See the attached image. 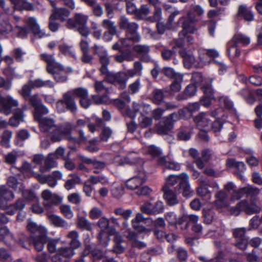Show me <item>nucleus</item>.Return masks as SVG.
I'll return each instance as SVG.
<instances>
[{
	"mask_svg": "<svg viewBox=\"0 0 262 262\" xmlns=\"http://www.w3.org/2000/svg\"><path fill=\"white\" fill-rule=\"evenodd\" d=\"M141 86V81L139 78L136 80L128 86V91L132 94H135L139 92Z\"/></svg>",
	"mask_w": 262,
	"mask_h": 262,
	"instance_id": "nucleus-62",
	"label": "nucleus"
},
{
	"mask_svg": "<svg viewBox=\"0 0 262 262\" xmlns=\"http://www.w3.org/2000/svg\"><path fill=\"white\" fill-rule=\"evenodd\" d=\"M181 181V174L179 175H170L166 178V183L164 185L171 187Z\"/></svg>",
	"mask_w": 262,
	"mask_h": 262,
	"instance_id": "nucleus-57",
	"label": "nucleus"
},
{
	"mask_svg": "<svg viewBox=\"0 0 262 262\" xmlns=\"http://www.w3.org/2000/svg\"><path fill=\"white\" fill-rule=\"evenodd\" d=\"M162 190L163 192V198L167 205L173 206L179 203L180 201L174 189H173L171 187L164 185Z\"/></svg>",
	"mask_w": 262,
	"mask_h": 262,
	"instance_id": "nucleus-8",
	"label": "nucleus"
},
{
	"mask_svg": "<svg viewBox=\"0 0 262 262\" xmlns=\"http://www.w3.org/2000/svg\"><path fill=\"white\" fill-rule=\"evenodd\" d=\"M162 9L160 7H155L153 15L149 16L147 18V20L154 22L159 21L161 17Z\"/></svg>",
	"mask_w": 262,
	"mask_h": 262,
	"instance_id": "nucleus-61",
	"label": "nucleus"
},
{
	"mask_svg": "<svg viewBox=\"0 0 262 262\" xmlns=\"http://www.w3.org/2000/svg\"><path fill=\"white\" fill-rule=\"evenodd\" d=\"M2 198L4 199L5 201L6 200H11L14 198V194L13 192L10 190H8L5 186H0V202L2 203H5V202H2L1 201Z\"/></svg>",
	"mask_w": 262,
	"mask_h": 262,
	"instance_id": "nucleus-43",
	"label": "nucleus"
},
{
	"mask_svg": "<svg viewBox=\"0 0 262 262\" xmlns=\"http://www.w3.org/2000/svg\"><path fill=\"white\" fill-rule=\"evenodd\" d=\"M49 111L47 107L44 105L40 104L36 108H35V112L34 114V117L36 121L40 120L44 118L42 116L46 115L48 113Z\"/></svg>",
	"mask_w": 262,
	"mask_h": 262,
	"instance_id": "nucleus-49",
	"label": "nucleus"
},
{
	"mask_svg": "<svg viewBox=\"0 0 262 262\" xmlns=\"http://www.w3.org/2000/svg\"><path fill=\"white\" fill-rule=\"evenodd\" d=\"M152 204L148 201H145L140 207V210L142 213L149 215H152Z\"/></svg>",
	"mask_w": 262,
	"mask_h": 262,
	"instance_id": "nucleus-59",
	"label": "nucleus"
},
{
	"mask_svg": "<svg viewBox=\"0 0 262 262\" xmlns=\"http://www.w3.org/2000/svg\"><path fill=\"white\" fill-rule=\"evenodd\" d=\"M194 121L197 127L200 129H202L207 126L211 120L209 114L202 112L194 118Z\"/></svg>",
	"mask_w": 262,
	"mask_h": 262,
	"instance_id": "nucleus-19",
	"label": "nucleus"
},
{
	"mask_svg": "<svg viewBox=\"0 0 262 262\" xmlns=\"http://www.w3.org/2000/svg\"><path fill=\"white\" fill-rule=\"evenodd\" d=\"M61 214L67 219L70 220L74 216V213L69 205L61 204L59 206Z\"/></svg>",
	"mask_w": 262,
	"mask_h": 262,
	"instance_id": "nucleus-48",
	"label": "nucleus"
},
{
	"mask_svg": "<svg viewBox=\"0 0 262 262\" xmlns=\"http://www.w3.org/2000/svg\"><path fill=\"white\" fill-rule=\"evenodd\" d=\"M25 22L27 27L31 29L35 36L39 38H41L45 36V33L40 29L35 18L29 17L26 19Z\"/></svg>",
	"mask_w": 262,
	"mask_h": 262,
	"instance_id": "nucleus-23",
	"label": "nucleus"
},
{
	"mask_svg": "<svg viewBox=\"0 0 262 262\" xmlns=\"http://www.w3.org/2000/svg\"><path fill=\"white\" fill-rule=\"evenodd\" d=\"M12 137V132L8 130H5L2 135L1 145L5 148L10 147V141Z\"/></svg>",
	"mask_w": 262,
	"mask_h": 262,
	"instance_id": "nucleus-50",
	"label": "nucleus"
},
{
	"mask_svg": "<svg viewBox=\"0 0 262 262\" xmlns=\"http://www.w3.org/2000/svg\"><path fill=\"white\" fill-rule=\"evenodd\" d=\"M196 21L195 16L191 11L187 12V19L182 24L183 30L179 34L180 35H186V32L194 33L196 29L193 26V24Z\"/></svg>",
	"mask_w": 262,
	"mask_h": 262,
	"instance_id": "nucleus-11",
	"label": "nucleus"
},
{
	"mask_svg": "<svg viewBox=\"0 0 262 262\" xmlns=\"http://www.w3.org/2000/svg\"><path fill=\"white\" fill-rule=\"evenodd\" d=\"M245 255L248 262H262V257L256 255L254 250L251 253H245Z\"/></svg>",
	"mask_w": 262,
	"mask_h": 262,
	"instance_id": "nucleus-63",
	"label": "nucleus"
},
{
	"mask_svg": "<svg viewBox=\"0 0 262 262\" xmlns=\"http://www.w3.org/2000/svg\"><path fill=\"white\" fill-rule=\"evenodd\" d=\"M14 5L15 9H25L28 11L33 10V6L31 3L27 2V0H10Z\"/></svg>",
	"mask_w": 262,
	"mask_h": 262,
	"instance_id": "nucleus-33",
	"label": "nucleus"
},
{
	"mask_svg": "<svg viewBox=\"0 0 262 262\" xmlns=\"http://www.w3.org/2000/svg\"><path fill=\"white\" fill-rule=\"evenodd\" d=\"M114 213L117 215L122 216L123 220H127L133 213L131 209L124 210L122 208H118L114 210Z\"/></svg>",
	"mask_w": 262,
	"mask_h": 262,
	"instance_id": "nucleus-56",
	"label": "nucleus"
},
{
	"mask_svg": "<svg viewBox=\"0 0 262 262\" xmlns=\"http://www.w3.org/2000/svg\"><path fill=\"white\" fill-rule=\"evenodd\" d=\"M101 26L107 31L104 33V37L107 35H114L117 32L115 22L109 19H104L101 22Z\"/></svg>",
	"mask_w": 262,
	"mask_h": 262,
	"instance_id": "nucleus-25",
	"label": "nucleus"
},
{
	"mask_svg": "<svg viewBox=\"0 0 262 262\" xmlns=\"http://www.w3.org/2000/svg\"><path fill=\"white\" fill-rule=\"evenodd\" d=\"M70 14V12L66 8H55L52 10L51 15H53L56 19L63 21L66 20Z\"/></svg>",
	"mask_w": 262,
	"mask_h": 262,
	"instance_id": "nucleus-34",
	"label": "nucleus"
},
{
	"mask_svg": "<svg viewBox=\"0 0 262 262\" xmlns=\"http://www.w3.org/2000/svg\"><path fill=\"white\" fill-rule=\"evenodd\" d=\"M237 15L243 17L246 21H251L254 20V15L251 11L243 5L239 6Z\"/></svg>",
	"mask_w": 262,
	"mask_h": 262,
	"instance_id": "nucleus-35",
	"label": "nucleus"
},
{
	"mask_svg": "<svg viewBox=\"0 0 262 262\" xmlns=\"http://www.w3.org/2000/svg\"><path fill=\"white\" fill-rule=\"evenodd\" d=\"M126 238L131 242L132 245L139 249L144 248L146 246L145 243L141 242L137 239V234L130 230L127 231Z\"/></svg>",
	"mask_w": 262,
	"mask_h": 262,
	"instance_id": "nucleus-29",
	"label": "nucleus"
},
{
	"mask_svg": "<svg viewBox=\"0 0 262 262\" xmlns=\"http://www.w3.org/2000/svg\"><path fill=\"white\" fill-rule=\"evenodd\" d=\"M77 226L78 228L88 231L92 230V224L85 217L79 216L78 217Z\"/></svg>",
	"mask_w": 262,
	"mask_h": 262,
	"instance_id": "nucleus-40",
	"label": "nucleus"
},
{
	"mask_svg": "<svg viewBox=\"0 0 262 262\" xmlns=\"http://www.w3.org/2000/svg\"><path fill=\"white\" fill-rule=\"evenodd\" d=\"M69 177L70 178L67 180L64 185L66 189L70 190L74 188L76 185L82 183V179L78 174L71 173L69 174Z\"/></svg>",
	"mask_w": 262,
	"mask_h": 262,
	"instance_id": "nucleus-27",
	"label": "nucleus"
},
{
	"mask_svg": "<svg viewBox=\"0 0 262 262\" xmlns=\"http://www.w3.org/2000/svg\"><path fill=\"white\" fill-rule=\"evenodd\" d=\"M113 134L112 129L109 127H104L100 134L101 141L106 142Z\"/></svg>",
	"mask_w": 262,
	"mask_h": 262,
	"instance_id": "nucleus-58",
	"label": "nucleus"
},
{
	"mask_svg": "<svg viewBox=\"0 0 262 262\" xmlns=\"http://www.w3.org/2000/svg\"><path fill=\"white\" fill-rule=\"evenodd\" d=\"M238 207L246 214L251 215L259 213L261 210L260 207L254 201L248 202L246 200L238 203Z\"/></svg>",
	"mask_w": 262,
	"mask_h": 262,
	"instance_id": "nucleus-14",
	"label": "nucleus"
},
{
	"mask_svg": "<svg viewBox=\"0 0 262 262\" xmlns=\"http://www.w3.org/2000/svg\"><path fill=\"white\" fill-rule=\"evenodd\" d=\"M181 181L178 185L174 188L175 190H182L183 196L188 197L192 195L193 191L191 190L189 183V176L186 173H181Z\"/></svg>",
	"mask_w": 262,
	"mask_h": 262,
	"instance_id": "nucleus-9",
	"label": "nucleus"
},
{
	"mask_svg": "<svg viewBox=\"0 0 262 262\" xmlns=\"http://www.w3.org/2000/svg\"><path fill=\"white\" fill-rule=\"evenodd\" d=\"M39 123V128L41 132L49 133L51 136L54 135L57 128L53 119L44 118L37 121Z\"/></svg>",
	"mask_w": 262,
	"mask_h": 262,
	"instance_id": "nucleus-15",
	"label": "nucleus"
},
{
	"mask_svg": "<svg viewBox=\"0 0 262 262\" xmlns=\"http://www.w3.org/2000/svg\"><path fill=\"white\" fill-rule=\"evenodd\" d=\"M48 217L51 223L55 227L64 228H68L69 227L66 221L58 215L51 214L48 215Z\"/></svg>",
	"mask_w": 262,
	"mask_h": 262,
	"instance_id": "nucleus-32",
	"label": "nucleus"
},
{
	"mask_svg": "<svg viewBox=\"0 0 262 262\" xmlns=\"http://www.w3.org/2000/svg\"><path fill=\"white\" fill-rule=\"evenodd\" d=\"M199 259L202 262H225L224 255L222 252H219L217 255L210 259H208L206 257L204 256H200L199 257Z\"/></svg>",
	"mask_w": 262,
	"mask_h": 262,
	"instance_id": "nucleus-52",
	"label": "nucleus"
},
{
	"mask_svg": "<svg viewBox=\"0 0 262 262\" xmlns=\"http://www.w3.org/2000/svg\"><path fill=\"white\" fill-rule=\"evenodd\" d=\"M47 242V233H42L33 236L31 244H33L35 249L38 251L42 250L45 244Z\"/></svg>",
	"mask_w": 262,
	"mask_h": 262,
	"instance_id": "nucleus-24",
	"label": "nucleus"
},
{
	"mask_svg": "<svg viewBox=\"0 0 262 262\" xmlns=\"http://www.w3.org/2000/svg\"><path fill=\"white\" fill-rule=\"evenodd\" d=\"M126 160L127 162L129 164H134L136 163L140 164L139 167L135 168L134 176L125 183L127 188L130 190H134L138 188L146 182L147 176L142 167L143 162L138 157H133L132 155H129L127 157Z\"/></svg>",
	"mask_w": 262,
	"mask_h": 262,
	"instance_id": "nucleus-1",
	"label": "nucleus"
},
{
	"mask_svg": "<svg viewBox=\"0 0 262 262\" xmlns=\"http://www.w3.org/2000/svg\"><path fill=\"white\" fill-rule=\"evenodd\" d=\"M259 189L256 187L250 186L245 187L238 190V192H237V193L239 196H237V199H239L242 195L244 194L256 195L259 194Z\"/></svg>",
	"mask_w": 262,
	"mask_h": 262,
	"instance_id": "nucleus-38",
	"label": "nucleus"
},
{
	"mask_svg": "<svg viewBox=\"0 0 262 262\" xmlns=\"http://www.w3.org/2000/svg\"><path fill=\"white\" fill-rule=\"evenodd\" d=\"M13 31V26L8 20H0V35H6Z\"/></svg>",
	"mask_w": 262,
	"mask_h": 262,
	"instance_id": "nucleus-45",
	"label": "nucleus"
},
{
	"mask_svg": "<svg viewBox=\"0 0 262 262\" xmlns=\"http://www.w3.org/2000/svg\"><path fill=\"white\" fill-rule=\"evenodd\" d=\"M105 82V81H95L94 88L97 93L104 92L105 94H108L110 93L109 89L104 85Z\"/></svg>",
	"mask_w": 262,
	"mask_h": 262,
	"instance_id": "nucleus-54",
	"label": "nucleus"
},
{
	"mask_svg": "<svg viewBox=\"0 0 262 262\" xmlns=\"http://www.w3.org/2000/svg\"><path fill=\"white\" fill-rule=\"evenodd\" d=\"M88 16L80 13H76L74 17L70 18L66 23V26L70 29L79 28L86 25Z\"/></svg>",
	"mask_w": 262,
	"mask_h": 262,
	"instance_id": "nucleus-12",
	"label": "nucleus"
},
{
	"mask_svg": "<svg viewBox=\"0 0 262 262\" xmlns=\"http://www.w3.org/2000/svg\"><path fill=\"white\" fill-rule=\"evenodd\" d=\"M164 206L163 203L161 201H158L152 205V215H157L162 213L164 211Z\"/></svg>",
	"mask_w": 262,
	"mask_h": 262,
	"instance_id": "nucleus-60",
	"label": "nucleus"
},
{
	"mask_svg": "<svg viewBox=\"0 0 262 262\" xmlns=\"http://www.w3.org/2000/svg\"><path fill=\"white\" fill-rule=\"evenodd\" d=\"M92 97L94 103L96 104H108L110 102L107 94H104L102 96L96 94L93 95Z\"/></svg>",
	"mask_w": 262,
	"mask_h": 262,
	"instance_id": "nucleus-51",
	"label": "nucleus"
},
{
	"mask_svg": "<svg viewBox=\"0 0 262 262\" xmlns=\"http://www.w3.org/2000/svg\"><path fill=\"white\" fill-rule=\"evenodd\" d=\"M27 229L32 234H36L39 235L41 234L47 233V230L45 228L37 225L31 220H28L27 221Z\"/></svg>",
	"mask_w": 262,
	"mask_h": 262,
	"instance_id": "nucleus-28",
	"label": "nucleus"
},
{
	"mask_svg": "<svg viewBox=\"0 0 262 262\" xmlns=\"http://www.w3.org/2000/svg\"><path fill=\"white\" fill-rule=\"evenodd\" d=\"M140 40V36L139 34L130 35V36L127 37L121 40L122 45L124 47H129L134 42H139Z\"/></svg>",
	"mask_w": 262,
	"mask_h": 262,
	"instance_id": "nucleus-46",
	"label": "nucleus"
},
{
	"mask_svg": "<svg viewBox=\"0 0 262 262\" xmlns=\"http://www.w3.org/2000/svg\"><path fill=\"white\" fill-rule=\"evenodd\" d=\"M18 105V101L10 96L2 97L0 95V113L8 115L11 113L12 108Z\"/></svg>",
	"mask_w": 262,
	"mask_h": 262,
	"instance_id": "nucleus-6",
	"label": "nucleus"
},
{
	"mask_svg": "<svg viewBox=\"0 0 262 262\" xmlns=\"http://www.w3.org/2000/svg\"><path fill=\"white\" fill-rule=\"evenodd\" d=\"M164 93H168V89H155L152 92L154 101L156 104H160L164 98Z\"/></svg>",
	"mask_w": 262,
	"mask_h": 262,
	"instance_id": "nucleus-44",
	"label": "nucleus"
},
{
	"mask_svg": "<svg viewBox=\"0 0 262 262\" xmlns=\"http://www.w3.org/2000/svg\"><path fill=\"white\" fill-rule=\"evenodd\" d=\"M67 236L71 239L70 244L72 248L77 249L80 246L81 243L79 239V233L77 231L73 230L69 232Z\"/></svg>",
	"mask_w": 262,
	"mask_h": 262,
	"instance_id": "nucleus-36",
	"label": "nucleus"
},
{
	"mask_svg": "<svg viewBox=\"0 0 262 262\" xmlns=\"http://www.w3.org/2000/svg\"><path fill=\"white\" fill-rule=\"evenodd\" d=\"M183 75H178L173 82L170 85V90H168V93L170 95H174L179 92L181 89V82L183 81Z\"/></svg>",
	"mask_w": 262,
	"mask_h": 262,
	"instance_id": "nucleus-30",
	"label": "nucleus"
},
{
	"mask_svg": "<svg viewBox=\"0 0 262 262\" xmlns=\"http://www.w3.org/2000/svg\"><path fill=\"white\" fill-rule=\"evenodd\" d=\"M250 42V38L244 34H235L230 41L228 42V45L230 47L237 46L241 44L244 46H247Z\"/></svg>",
	"mask_w": 262,
	"mask_h": 262,
	"instance_id": "nucleus-21",
	"label": "nucleus"
},
{
	"mask_svg": "<svg viewBox=\"0 0 262 262\" xmlns=\"http://www.w3.org/2000/svg\"><path fill=\"white\" fill-rule=\"evenodd\" d=\"M158 164L160 166H163L167 169L179 170L180 169V165L173 161H168L166 157H160L158 160Z\"/></svg>",
	"mask_w": 262,
	"mask_h": 262,
	"instance_id": "nucleus-31",
	"label": "nucleus"
},
{
	"mask_svg": "<svg viewBox=\"0 0 262 262\" xmlns=\"http://www.w3.org/2000/svg\"><path fill=\"white\" fill-rule=\"evenodd\" d=\"M106 71L104 73H101L102 75H105L106 81L112 84H117L121 90L124 89L126 86V75L124 72H120L117 73H113L110 72L106 68Z\"/></svg>",
	"mask_w": 262,
	"mask_h": 262,
	"instance_id": "nucleus-4",
	"label": "nucleus"
},
{
	"mask_svg": "<svg viewBox=\"0 0 262 262\" xmlns=\"http://www.w3.org/2000/svg\"><path fill=\"white\" fill-rule=\"evenodd\" d=\"M72 71L71 68H65L61 64L52 69V73H48L53 75L57 82H64L68 79V74Z\"/></svg>",
	"mask_w": 262,
	"mask_h": 262,
	"instance_id": "nucleus-7",
	"label": "nucleus"
},
{
	"mask_svg": "<svg viewBox=\"0 0 262 262\" xmlns=\"http://www.w3.org/2000/svg\"><path fill=\"white\" fill-rule=\"evenodd\" d=\"M53 194V193L49 190H45L42 192L41 198L43 200V205L45 207L48 208H51L50 202L51 200Z\"/></svg>",
	"mask_w": 262,
	"mask_h": 262,
	"instance_id": "nucleus-53",
	"label": "nucleus"
},
{
	"mask_svg": "<svg viewBox=\"0 0 262 262\" xmlns=\"http://www.w3.org/2000/svg\"><path fill=\"white\" fill-rule=\"evenodd\" d=\"M114 241L115 244L113 249V251L117 254H120L124 251V248L121 245L122 242V236L119 233H116L114 236Z\"/></svg>",
	"mask_w": 262,
	"mask_h": 262,
	"instance_id": "nucleus-37",
	"label": "nucleus"
},
{
	"mask_svg": "<svg viewBox=\"0 0 262 262\" xmlns=\"http://www.w3.org/2000/svg\"><path fill=\"white\" fill-rule=\"evenodd\" d=\"M40 57L41 59L47 63L46 71L48 73H52V69L60 64L56 62L55 58L52 54L42 53L40 54Z\"/></svg>",
	"mask_w": 262,
	"mask_h": 262,
	"instance_id": "nucleus-22",
	"label": "nucleus"
},
{
	"mask_svg": "<svg viewBox=\"0 0 262 262\" xmlns=\"http://www.w3.org/2000/svg\"><path fill=\"white\" fill-rule=\"evenodd\" d=\"M216 200L215 201V205L221 208L226 205L225 200L227 197L226 194L221 191L219 192L216 195Z\"/></svg>",
	"mask_w": 262,
	"mask_h": 262,
	"instance_id": "nucleus-55",
	"label": "nucleus"
},
{
	"mask_svg": "<svg viewBox=\"0 0 262 262\" xmlns=\"http://www.w3.org/2000/svg\"><path fill=\"white\" fill-rule=\"evenodd\" d=\"M54 156L49 154L45 159L43 165L39 167V171L45 173L49 171L51 169L55 168L57 166V162L53 157Z\"/></svg>",
	"mask_w": 262,
	"mask_h": 262,
	"instance_id": "nucleus-18",
	"label": "nucleus"
},
{
	"mask_svg": "<svg viewBox=\"0 0 262 262\" xmlns=\"http://www.w3.org/2000/svg\"><path fill=\"white\" fill-rule=\"evenodd\" d=\"M31 83L32 86L34 88L48 87L52 88L54 86V83L51 80H43L41 79H36L34 80H31Z\"/></svg>",
	"mask_w": 262,
	"mask_h": 262,
	"instance_id": "nucleus-39",
	"label": "nucleus"
},
{
	"mask_svg": "<svg viewBox=\"0 0 262 262\" xmlns=\"http://www.w3.org/2000/svg\"><path fill=\"white\" fill-rule=\"evenodd\" d=\"M133 50L141 61L145 62H149L151 61V58L149 55L150 48L149 46L141 44L136 45L133 46Z\"/></svg>",
	"mask_w": 262,
	"mask_h": 262,
	"instance_id": "nucleus-10",
	"label": "nucleus"
},
{
	"mask_svg": "<svg viewBox=\"0 0 262 262\" xmlns=\"http://www.w3.org/2000/svg\"><path fill=\"white\" fill-rule=\"evenodd\" d=\"M67 199L70 203L75 205L80 204L81 201L79 193L76 192L70 194Z\"/></svg>",
	"mask_w": 262,
	"mask_h": 262,
	"instance_id": "nucleus-64",
	"label": "nucleus"
},
{
	"mask_svg": "<svg viewBox=\"0 0 262 262\" xmlns=\"http://www.w3.org/2000/svg\"><path fill=\"white\" fill-rule=\"evenodd\" d=\"M180 56L183 58L184 66L187 69H190L193 64L198 65L201 64V63L195 64V57L192 54L188 52L185 49H182L179 51Z\"/></svg>",
	"mask_w": 262,
	"mask_h": 262,
	"instance_id": "nucleus-20",
	"label": "nucleus"
},
{
	"mask_svg": "<svg viewBox=\"0 0 262 262\" xmlns=\"http://www.w3.org/2000/svg\"><path fill=\"white\" fill-rule=\"evenodd\" d=\"M27 110V105H24L21 108L15 110L13 112V116L9 119V124L12 126H17L21 122L24 121V111Z\"/></svg>",
	"mask_w": 262,
	"mask_h": 262,
	"instance_id": "nucleus-17",
	"label": "nucleus"
},
{
	"mask_svg": "<svg viewBox=\"0 0 262 262\" xmlns=\"http://www.w3.org/2000/svg\"><path fill=\"white\" fill-rule=\"evenodd\" d=\"M189 155L195 159L194 163L196 164L197 167L200 169H202L205 167V164L202 159L199 157V152L195 148H190L189 150Z\"/></svg>",
	"mask_w": 262,
	"mask_h": 262,
	"instance_id": "nucleus-41",
	"label": "nucleus"
},
{
	"mask_svg": "<svg viewBox=\"0 0 262 262\" xmlns=\"http://www.w3.org/2000/svg\"><path fill=\"white\" fill-rule=\"evenodd\" d=\"M74 96L80 99L89 96L88 90L83 88H78L67 92L63 94L62 98L57 102V107L58 108L60 104H63L66 105L68 110L72 113L75 112L77 111V105Z\"/></svg>",
	"mask_w": 262,
	"mask_h": 262,
	"instance_id": "nucleus-2",
	"label": "nucleus"
},
{
	"mask_svg": "<svg viewBox=\"0 0 262 262\" xmlns=\"http://www.w3.org/2000/svg\"><path fill=\"white\" fill-rule=\"evenodd\" d=\"M119 26L120 29L126 30L130 35L138 34L137 31L138 29V25L134 22H130L129 20L124 16H121L119 22Z\"/></svg>",
	"mask_w": 262,
	"mask_h": 262,
	"instance_id": "nucleus-16",
	"label": "nucleus"
},
{
	"mask_svg": "<svg viewBox=\"0 0 262 262\" xmlns=\"http://www.w3.org/2000/svg\"><path fill=\"white\" fill-rule=\"evenodd\" d=\"M94 54L98 55L101 64L100 68V73H104L106 71V68L110 63V59L107 56L106 50L103 46L95 45L93 47Z\"/></svg>",
	"mask_w": 262,
	"mask_h": 262,
	"instance_id": "nucleus-5",
	"label": "nucleus"
},
{
	"mask_svg": "<svg viewBox=\"0 0 262 262\" xmlns=\"http://www.w3.org/2000/svg\"><path fill=\"white\" fill-rule=\"evenodd\" d=\"M150 13V9L147 5H142L138 9L136 12V17L139 19H145L147 20L148 15Z\"/></svg>",
	"mask_w": 262,
	"mask_h": 262,
	"instance_id": "nucleus-42",
	"label": "nucleus"
},
{
	"mask_svg": "<svg viewBox=\"0 0 262 262\" xmlns=\"http://www.w3.org/2000/svg\"><path fill=\"white\" fill-rule=\"evenodd\" d=\"M73 128V125L70 122H67L63 125L57 126L54 135L51 136V139L53 142H59L63 138L71 141H76V138L71 135V132Z\"/></svg>",
	"mask_w": 262,
	"mask_h": 262,
	"instance_id": "nucleus-3",
	"label": "nucleus"
},
{
	"mask_svg": "<svg viewBox=\"0 0 262 262\" xmlns=\"http://www.w3.org/2000/svg\"><path fill=\"white\" fill-rule=\"evenodd\" d=\"M73 248L71 247H62L59 248L57 253L52 257V260L53 262H68L63 260V258H70L74 254Z\"/></svg>",
	"mask_w": 262,
	"mask_h": 262,
	"instance_id": "nucleus-13",
	"label": "nucleus"
},
{
	"mask_svg": "<svg viewBox=\"0 0 262 262\" xmlns=\"http://www.w3.org/2000/svg\"><path fill=\"white\" fill-rule=\"evenodd\" d=\"M205 55H207L211 58H215L219 56V53L215 49L203 50L202 53H200L199 56L201 64L195 65V67H202L207 62L204 57Z\"/></svg>",
	"mask_w": 262,
	"mask_h": 262,
	"instance_id": "nucleus-26",
	"label": "nucleus"
},
{
	"mask_svg": "<svg viewBox=\"0 0 262 262\" xmlns=\"http://www.w3.org/2000/svg\"><path fill=\"white\" fill-rule=\"evenodd\" d=\"M226 165L229 167L235 168L241 172L246 169L245 165L243 162H237L233 159H228L226 161Z\"/></svg>",
	"mask_w": 262,
	"mask_h": 262,
	"instance_id": "nucleus-47",
	"label": "nucleus"
}]
</instances>
